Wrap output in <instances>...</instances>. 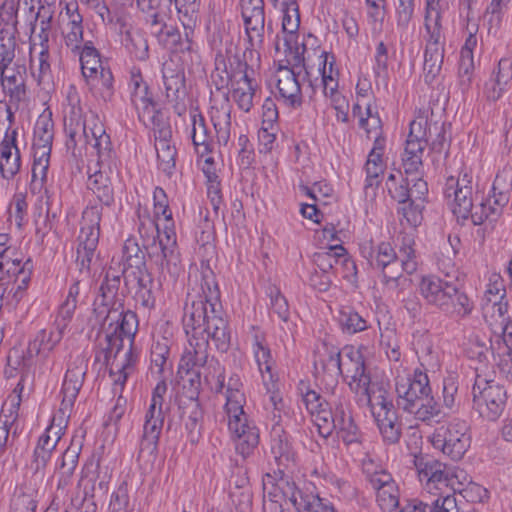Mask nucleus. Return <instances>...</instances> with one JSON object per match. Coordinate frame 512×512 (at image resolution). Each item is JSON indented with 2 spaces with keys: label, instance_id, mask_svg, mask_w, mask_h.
I'll list each match as a JSON object with an SVG mask.
<instances>
[{
  "label": "nucleus",
  "instance_id": "f257e3e1",
  "mask_svg": "<svg viewBox=\"0 0 512 512\" xmlns=\"http://www.w3.org/2000/svg\"><path fill=\"white\" fill-rule=\"evenodd\" d=\"M201 290L202 294L185 307L183 326L189 345L179 364V371L191 376L189 381L196 391L200 386L198 368L203 367L208 359L209 339L222 353L228 351L231 340L212 271L202 273Z\"/></svg>",
  "mask_w": 512,
  "mask_h": 512
},
{
  "label": "nucleus",
  "instance_id": "f03ea898",
  "mask_svg": "<svg viewBox=\"0 0 512 512\" xmlns=\"http://www.w3.org/2000/svg\"><path fill=\"white\" fill-rule=\"evenodd\" d=\"M65 131L69 138L67 147H75L83 139L85 144H90L96 150L99 169L89 176L87 185L98 200L109 207L114 203L112 178L115 173L112 144L104 124L94 112L82 119L81 108L73 105L65 118Z\"/></svg>",
  "mask_w": 512,
  "mask_h": 512
},
{
  "label": "nucleus",
  "instance_id": "7ed1b4c3",
  "mask_svg": "<svg viewBox=\"0 0 512 512\" xmlns=\"http://www.w3.org/2000/svg\"><path fill=\"white\" fill-rule=\"evenodd\" d=\"M299 389L303 403L314 418L320 436L327 438L337 430L345 443L358 441V427L351 415L348 396L343 389L337 387L336 379L328 398L307 386L305 390L302 387Z\"/></svg>",
  "mask_w": 512,
  "mask_h": 512
},
{
  "label": "nucleus",
  "instance_id": "20e7f679",
  "mask_svg": "<svg viewBox=\"0 0 512 512\" xmlns=\"http://www.w3.org/2000/svg\"><path fill=\"white\" fill-rule=\"evenodd\" d=\"M414 240L404 236L399 253L389 242H381L376 246L371 241L360 245L361 255L368 261L370 267L381 273V282L388 292L402 290L409 279L403 276L413 274L417 270Z\"/></svg>",
  "mask_w": 512,
  "mask_h": 512
},
{
  "label": "nucleus",
  "instance_id": "39448f33",
  "mask_svg": "<svg viewBox=\"0 0 512 512\" xmlns=\"http://www.w3.org/2000/svg\"><path fill=\"white\" fill-rule=\"evenodd\" d=\"M100 319H102V329L105 333L104 351L107 363L111 358L115 360L124 348V341L128 342L129 348L124 354V361L117 365L120 375L116 382L123 384L127 379V370L135 361L132 346L138 330L137 315L131 310H125L122 303H114L107 310V314Z\"/></svg>",
  "mask_w": 512,
  "mask_h": 512
},
{
  "label": "nucleus",
  "instance_id": "423d86ee",
  "mask_svg": "<svg viewBox=\"0 0 512 512\" xmlns=\"http://www.w3.org/2000/svg\"><path fill=\"white\" fill-rule=\"evenodd\" d=\"M147 254L150 260L158 267L160 277L175 280L180 272V254L177 249L176 232L174 222L165 221L163 236L158 238V243L149 244Z\"/></svg>",
  "mask_w": 512,
  "mask_h": 512
},
{
  "label": "nucleus",
  "instance_id": "0eeeda50",
  "mask_svg": "<svg viewBox=\"0 0 512 512\" xmlns=\"http://www.w3.org/2000/svg\"><path fill=\"white\" fill-rule=\"evenodd\" d=\"M468 428L466 421L453 419L435 429L430 438L431 444L452 460H460L470 446Z\"/></svg>",
  "mask_w": 512,
  "mask_h": 512
},
{
  "label": "nucleus",
  "instance_id": "6e6552de",
  "mask_svg": "<svg viewBox=\"0 0 512 512\" xmlns=\"http://www.w3.org/2000/svg\"><path fill=\"white\" fill-rule=\"evenodd\" d=\"M472 393L473 408L482 418L495 421L501 416L507 399L501 384L477 376Z\"/></svg>",
  "mask_w": 512,
  "mask_h": 512
},
{
  "label": "nucleus",
  "instance_id": "1a4fd4ad",
  "mask_svg": "<svg viewBox=\"0 0 512 512\" xmlns=\"http://www.w3.org/2000/svg\"><path fill=\"white\" fill-rule=\"evenodd\" d=\"M228 429L235 441L236 451L243 458L250 456L258 447L259 429L244 411L243 405L225 408Z\"/></svg>",
  "mask_w": 512,
  "mask_h": 512
},
{
  "label": "nucleus",
  "instance_id": "9d476101",
  "mask_svg": "<svg viewBox=\"0 0 512 512\" xmlns=\"http://www.w3.org/2000/svg\"><path fill=\"white\" fill-rule=\"evenodd\" d=\"M395 390L398 395L397 404L403 410H411L416 402L431 394L427 374L416 369L412 377L397 376Z\"/></svg>",
  "mask_w": 512,
  "mask_h": 512
},
{
  "label": "nucleus",
  "instance_id": "9b49d317",
  "mask_svg": "<svg viewBox=\"0 0 512 512\" xmlns=\"http://www.w3.org/2000/svg\"><path fill=\"white\" fill-rule=\"evenodd\" d=\"M471 177L465 173L462 178L449 177L444 195L457 218L467 219L473 209V188Z\"/></svg>",
  "mask_w": 512,
  "mask_h": 512
},
{
  "label": "nucleus",
  "instance_id": "f8f14e48",
  "mask_svg": "<svg viewBox=\"0 0 512 512\" xmlns=\"http://www.w3.org/2000/svg\"><path fill=\"white\" fill-rule=\"evenodd\" d=\"M87 369V361L82 355H77L69 362L60 392L62 395L59 408L60 413L67 414L71 412L79 391L83 386Z\"/></svg>",
  "mask_w": 512,
  "mask_h": 512
},
{
  "label": "nucleus",
  "instance_id": "ddd939ff",
  "mask_svg": "<svg viewBox=\"0 0 512 512\" xmlns=\"http://www.w3.org/2000/svg\"><path fill=\"white\" fill-rule=\"evenodd\" d=\"M234 61L237 66L235 72L241 74V78L236 82L237 87L232 91V98L238 108L246 113L250 112L257 99V90L259 88L254 78V70L240 56L235 55Z\"/></svg>",
  "mask_w": 512,
  "mask_h": 512
},
{
  "label": "nucleus",
  "instance_id": "4468645a",
  "mask_svg": "<svg viewBox=\"0 0 512 512\" xmlns=\"http://www.w3.org/2000/svg\"><path fill=\"white\" fill-rule=\"evenodd\" d=\"M210 103V118L216 132L217 142L225 146L231 135L232 105L228 92L217 86L216 91L211 92Z\"/></svg>",
  "mask_w": 512,
  "mask_h": 512
},
{
  "label": "nucleus",
  "instance_id": "2eb2a0df",
  "mask_svg": "<svg viewBox=\"0 0 512 512\" xmlns=\"http://www.w3.org/2000/svg\"><path fill=\"white\" fill-rule=\"evenodd\" d=\"M367 480L376 495V500L383 512H393L399 502V488L387 471L380 469L367 472Z\"/></svg>",
  "mask_w": 512,
  "mask_h": 512
},
{
  "label": "nucleus",
  "instance_id": "dca6fc26",
  "mask_svg": "<svg viewBox=\"0 0 512 512\" xmlns=\"http://www.w3.org/2000/svg\"><path fill=\"white\" fill-rule=\"evenodd\" d=\"M122 276L135 301L146 309H152L156 303L155 283L148 269L127 272Z\"/></svg>",
  "mask_w": 512,
  "mask_h": 512
},
{
  "label": "nucleus",
  "instance_id": "f3484780",
  "mask_svg": "<svg viewBox=\"0 0 512 512\" xmlns=\"http://www.w3.org/2000/svg\"><path fill=\"white\" fill-rule=\"evenodd\" d=\"M420 481H426L429 492L433 489L442 491L452 486L456 477L451 468L434 459H420L416 462Z\"/></svg>",
  "mask_w": 512,
  "mask_h": 512
},
{
  "label": "nucleus",
  "instance_id": "a211bd4d",
  "mask_svg": "<svg viewBox=\"0 0 512 512\" xmlns=\"http://www.w3.org/2000/svg\"><path fill=\"white\" fill-rule=\"evenodd\" d=\"M164 424L163 410L148 409L145 415L143 433L139 444V458L154 456Z\"/></svg>",
  "mask_w": 512,
  "mask_h": 512
},
{
  "label": "nucleus",
  "instance_id": "6ab92c4d",
  "mask_svg": "<svg viewBox=\"0 0 512 512\" xmlns=\"http://www.w3.org/2000/svg\"><path fill=\"white\" fill-rule=\"evenodd\" d=\"M272 420L274 422L271 432V452L279 465L288 466L290 462H294L295 453L289 441V436L280 424V411L274 402V411Z\"/></svg>",
  "mask_w": 512,
  "mask_h": 512
},
{
  "label": "nucleus",
  "instance_id": "aec40b11",
  "mask_svg": "<svg viewBox=\"0 0 512 512\" xmlns=\"http://www.w3.org/2000/svg\"><path fill=\"white\" fill-rule=\"evenodd\" d=\"M130 87L131 103L136 109L139 119L143 123H146L147 120L154 123L157 114L156 104L149 94L148 85L140 74H132Z\"/></svg>",
  "mask_w": 512,
  "mask_h": 512
},
{
  "label": "nucleus",
  "instance_id": "412c9836",
  "mask_svg": "<svg viewBox=\"0 0 512 512\" xmlns=\"http://www.w3.org/2000/svg\"><path fill=\"white\" fill-rule=\"evenodd\" d=\"M17 131H7L0 143V172L4 179L10 180L20 171L21 156L17 146Z\"/></svg>",
  "mask_w": 512,
  "mask_h": 512
},
{
  "label": "nucleus",
  "instance_id": "4be33fe9",
  "mask_svg": "<svg viewBox=\"0 0 512 512\" xmlns=\"http://www.w3.org/2000/svg\"><path fill=\"white\" fill-rule=\"evenodd\" d=\"M452 283L435 275L424 276L419 283V292L429 305L440 310L447 309Z\"/></svg>",
  "mask_w": 512,
  "mask_h": 512
},
{
  "label": "nucleus",
  "instance_id": "5701e85b",
  "mask_svg": "<svg viewBox=\"0 0 512 512\" xmlns=\"http://www.w3.org/2000/svg\"><path fill=\"white\" fill-rule=\"evenodd\" d=\"M180 417L192 443L199 440L203 423V410L197 397L179 398Z\"/></svg>",
  "mask_w": 512,
  "mask_h": 512
},
{
  "label": "nucleus",
  "instance_id": "b1692460",
  "mask_svg": "<svg viewBox=\"0 0 512 512\" xmlns=\"http://www.w3.org/2000/svg\"><path fill=\"white\" fill-rule=\"evenodd\" d=\"M358 397L359 401L365 402L369 406L374 418L395 411L388 384L382 381H375L367 391L362 392Z\"/></svg>",
  "mask_w": 512,
  "mask_h": 512
},
{
  "label": "nucleus",
  "instance_id": "393cba45",
  "mask_svg": "<svg viewBox=\"0 0 512 512\" xmlns=\"http://www.w3.org/2000/svg\"><path fill=\"white\" fill-rule=\"evenodd\" d=\"M250 11L246 13L241 12L249 43V46L243 53V60H247L248 56L252 57L254 53L258 55L256 49L260 48L264 41L265 11L264 9Z\"/></svg>",
  "mask_w": 512,
  "mask_h": 512
},
{
  "label": "nucleus",
  "instance_id": "a878e982",
  "mask_svg": "<svg viewBox=\"0 0 512 512\" xmlns=\"http://www.w3.org/2000/svg\"><path fill=\"white\" fill-rule=\"evenodd\" d=\"M299 72H293L288 67H281L277 81V89L280 99L291 108H298L302 105V92L298 80Z\"/></svg>",
  "mask_w": 512,
  "mask_h": 512
},
{
  "label": "nucleus",
  "instance_id": "bb28decb",
  "mask_svg": "<svg viewBox=\"0 0 512 512\" xmlns=\"http://www.w3.org/2000/svg\"><path fill=\"white\" fill-rule=\"evenodd\" d=\"M67 21H63L62 36L64 43L72 53H79L83 41V17L76 4L66 5Z\"/></svg>",
  "mask_w": 512,
  "mask_h": 512
},
{
  "label": "nucleus",
  "instance_id": "cd10ccee",
  "mask_svg": "<svg viewBox=\"0 0 512 512\" xmlns=\"http://www.w3.org/2000/svg\"><path fill=\"white\" fill-rule=\"evenodd\" d=\"M100 221L101 208L91 206L83 211L78 246L97 248L100 235Z\"/></svg>",
  "mask_w": 512,
  "mask_h": 512
},
{
  "label": "nucleus",
  "instance_id": "c85d7f7f",
  "mask_svg": "<svg viewBox=\"0 0 512 512\" xmlns=\"http://www.w3.org/2000/svg\"><path fill=\"white\" fill-rule=\"evenodd\" d=\"M315 269L325 274L336 277L340 267L350 263L346 250L341 245L331 246L328 250L317 252L313 255Z\"/></svg>",
  "mask_w": 512,
  "mask_h": 512
},
{
  "label": "nucleus",
  "instance_id": "c756f323",
  "mask_svg": "<svg viewBox=\"0 0 512 512\" xmlns=\"http://www.w3.org/2000/svg\"><path fill=\"white\" fill-rule=\"evenodd\" d=\"M120 283L121 275L119 271L113 267H109L106 271L105 279L100 286L101 304L95 303L94 312L97 318L104 317L107 314V310L110 309L114 303H121L120 301L114 300L119 290Z\"/></svg>",
  "mask_w": 512,
  "mask_h": 512
},
{
  "label": "nucleus",
  "instance_id": "7c9ffc66",
  "mask_svg": "<svg viewBox=\"0 0 512 512\" xmlns=\"http://www.w3.org/2000/svg\"><path fill=\"white\" fill-rule=\"evenodd\" d=\"M64 335V332L60 329H42L40 330L35 338L29 342L26 356L33 358L39 356L47 358L50 352L60 343Z\"/></svg>",
  "mask_w": 512,
  "mask_h": 512
},
{
  "label": "nucleus",
  "instance_id": "2f4dec72",
  "mask_svg": "<svg viewBox=\"0 0 512 512\" xmlns=\"http://www.w3.org/2000/svg\"><path fill=\"white\" fill-rule=\"evenodd\" d=\"M171 130L169 127H163L155 134V149L159 168L166 174L170 175L175 168L176 149L171 145L169 138Z\"/></svg>",
  "mask_w": 512,
  "mask_h": 512
},
{
  "label": "nucleus",
  "instance_id": "473e14b6",
  "mask_svg": "<svg viewBox=\"0 0 512 512\" xmlns=\"http://www.w3.org/2000/svg\"><path fill=\"white\" fill-rule=\"evenodd\" d=\"M512 191V169L505 167L495 177L492 186V195L494 206L491 209L492 213H501L502 209L510 199Z\"/></svg>",
  "mask_w": 512,
  "mask_h": 512
},
{
  "label": "nucleus",
  "instance_id": "72a5a7b5",
  "mask_svg": "<svg viewBox=\"0 0 512 512\" xmlns=\"http://www.w3.org/2000/svg\"><path fill=\"white\" fill-rule=\"evenodd\" d=\"M27 71L16 75L6 76L1 73L0 84L3 92L9 97V102L14 104L15 109H18L19 104L27 99Z\"/></svg>",
  "mask_w": 512,
  "mask_h": 512
},
{
  "label": "nucleus",
  "instance_id": "f704fd0d",
  "mask_svg": "<svg viewBox=\"0 0 512 512\" xmlns=\"http://www.w3.org/2000/svg\"><path fill=\"white\" fill-rule=\"evenodd\" d=\"M282 11V32L284 34L282 41H284V45H289L293 43L294 38H298L300 14L297 0H283Z\"/></svg>",
  "mask_w": 512,
  "mask_h": 512
},
{
  "label": "nucleus",
  "instance_id": "c9c22d12",
  "mask_svg": "<svg viewBox=\"0 0 512 512\" xmlns=\"http://www.w3.org/2000/svg\"><path fill=\"white\" fill-rule=\"evenodd\" d=\"M424 142L407 141L402 154V166L407 176L422 175Z\"/></svg>",
  "mask_w": 512,
  "mask_h": 512
},
{
  "label": "nucleus",
  "instance_id": "e433bc0d",
  "mask_svg": "<svg viewBox=\"0 0 512 512\" xmlns=\"http://www.w3.org/2000/svg\"><path fill=\"white\" fill-rule=\"evenodd\" d=\"M123 270L122 275L127 272H135L147 269L145 253L134 238H128L122 248Z\"/></svg>",
  "mask_w": 512,
  "mask_h": 512
},
{
  "label": "nucleus",
  "instance_id": "4c0bfd02",
  "mask_svg": "<svg viewBox=\"0 0 512 512\" xmlns=\"http://www.w3.org/2000/svg\"><path fill=\"white\" fill-rule=\"evenodd\" d=\"M191 139L197 154L204 156L212 151V139L208 132L205 119L201 114H192Z\"/></svg>",
  "mask_w": 512,
  "mask_h": 512
},
{
  "label": "nucleus",
  "instance_id": "58836bf2",
  "mask_svg": "<svg viewBox=\"0 0 512 512\" xmlns=\"http://www.w3.org/2000/svg\"><path fill=\"white\" fill-rule=\"evenodd\" d=\"M79 451L78 447L70 446L62 453L60 462L57 464V473L59 475L58 489H64L70 484L78 465Z\"/></svg>",
  "mask_w": 512,
  "mask_h": 512
},
{
  "label": "nucleus",
  "instance_id": "ea45409f",
  "mask_svg": "<svg viewBox=\"0 0 512 512\" xmlns=\"http://www.w3.org/2000/svg\"><path fill=\"white\" fill-rule=\"evenodd\" d=\"M242 382L240 377L236 374H233L227 384H225V378L223 375L218 376L216 392L222 393L225 389V397L226 403L225 408L235 407L237 408L245 403L244 393L241 391Z\"/></svg>",
  "mask_w": 512,
  "mask_h": 512
},
{
  "label": "nucleus",
  "instance_id": "a19ab883",
  "mask_svg": "<svg viewBox=\"0 0 512 512\" xmlns=\"http://www.w3.org/2000/svg\"><path fill=\"white\" fill-rule=\"evenodd\" d=\"M74 54L79 56L82 74L85 78L97 77L101 68H104L101 64L100 54L91 41L85 42L79 49V53Z\"/></svg>",
  "mask_w": 512,
  "mask_h": 512
},
{
  "label": "nucleus",
  "instance_id": "79ce46f5",
  "mask_svg": "<svg viewBox=\"0 0 512 512\" xmlns=\"http://www.w3.org/2000/svg\"><path fill=\"white\" fill-rule=\"evenodd\" d=\"M163 81L168 101L178 102L185 95V78L182 72L163 68Z\"/></svg>",
  "mask_w": 512,
  "mask_h": 512
},
{
  "label": "nucleus",
  "instance_id": "37998d69",
  "mask_svg": "<svg viewBox=\"0 0 512 512\" xmlns=\"http://www.w3.org/2000/svg\"><path fill=\"white\" fill-rule=\"evenodd\" d=\"M123 43L128 53L135 59L144 61L149 56L148 42L139 29H130L124 33Z\"/></svg>",
  "mask_w": 512,
  "mask_h": 512
},
{
  "label": "nucleus",
  "instance_id": "c03bdc74",
  "mask_svg": "<svg viewBox=\"0 0 512 512\" xmlns=\"http://www.w3.org/2000/svg\"><path fill=\"white\" fill-rule=\"evenodd\" d=\"M405 411L413 414L417 420L426 423L439 422L441 416L440 407L431 394L420 399L418 403L416 402L413 409Z\"/></svg>",
  "mask_w": 512,
  "mask_h": 512
},
{
  "label": "nucleus",
  "instance_id": "a18cd8bd",
  "mask_svg": "<svg viewBox=\"0 0 512 512\" xmlns=\"http://www.w3.org/2000/svg\"><path fill=\"white\" fill-rule=\"evenodd\" d=\"M443 60L444 49L425 47L423 71L426 83H432L439 75Z\"/></svg>",
  "mask_w": 512,
  "mask_h": 512
},
{
  "label": "nucleus",
  "instance_id": "49530a36",
  "mask_svg": "<svg viewBox=\"0 0 512 512\" xmlns=\"http://www.w3.org/2000/svg\"><path fill=\"white\" fill-rule=\"evenodd\" d=\"M425 41L427 48L444 49V37L442 34L441 13H435V16H425Z\"/></svg>",
  "mask_w": 512,
  "mask_h": 512
},
{
  "label": "nucleus",
  "instance_id": "de8ad7c7",
  "mask_svg": "<svg viewBox=\"0 0 512 512\" xmlns=\"http://www.w3.org/2000/svg\"><path fill=\"white\" fill-rule=\"evenodd\" d=\"M365 364L360 349L354 346H345L342 349L341 366L339 367V375L347 378L353 372L360 369Z\"/></svg>",
  "mask_w": 512,
  "mask_h": 512
},
{
  "label": "nucleus",
  "instance_id": "09e8293b",
  "mask_svg": "<svg viewBox=\"0 0 512 512\" xmlns=\"http://www.w3.org/2000/svg\"><path fill=\"white\" fill-rule=\"evenodd\" d=\"M169 347L166 342H156L151 348V373L157 376H164L171 371L168 363Z\"/></svg>",
  "mask_w": 512,
  "mask_h": 512
},
{
  "label": "nucleus",
  "instance_id": "8fccbe9b",
  "mask_svg": "<svg viewBox=\"0 0 512 512\" xmlns=\"http://www.w3.org/2000/svg\"><path fill=\"white\" fill-rule=\"evenodd\" d=\"M253 353L255 357V361L258 365L259 371L261 372L263 378H265V373L268 374L269 379H272V367L274 365V360L271 356V350L263 339H260L258 336H255V341L253 344Z\"/></svg>",
  "mask_w": 512,
  "mask_h": 512
},
{
  "label": "nucleus",
  "instance_id": "3c124183",
  "mask_svg": "<svg viewBox=\"0 0 512 512\" xmlns=\"http://www.w3.org/2000/svg\"><path fill=\"white\" fill-rule=\"evenodd\" d=\"M377 426L380 430V433L383 436V439L390 443L394 444L397 443L400 439L401 432H400V426L397 424V416L396 411L389 412L380 417L374 418Z\"/></svg>",
  "mask_w": 512,
  "mask_h": 512
},
{
  "label": "nucleus",
  "instance_id": "603ef678",
  "mask_svg": "<svg viewBox=\"0 0 512 512\" xmlns=\"http://www.w3.org/2000/svg\"><path fill=\"white\" fill-rule=\"evenodd\" d=\"M338 323L343 333L355 334L367 329V321L356 311L347 308L340 311Z\"/></svg>",
  "mask_w": 512,
  "mask_h": 512
},
{
  "label": "nucleus",
  "instance_id": "864d4df0",
  "mask_svg": "<svg viewBox=\"0 0 512 512\" xmlns=\"http://www.w3.org/2000/svg\"><path fill=\"white\" fill-rule=\"evenodd\" d=\"M510 0H492L486 8L483 16L484 25L488 28V33H496L502 23V18L507 10Z\"/></svg>",
  "mask_w": 512,
  "mask_h": 512
},
{
  "label": "nucleus",
  "instance_id": "5fc2aeb1",
  "mask_svg": "<svg viewBox=\"0 0 512 512\" xmlns=\"http://www.w3.org/2000/svg\"><path fill=\"white\" fill-rule=\"evenodd\" d=\"M282 44H284V42ZM283 51L288 65L291 66L288 68L289 70L301 73L303 69H306L304 57L306 46L303 43L299 44L297 38H294L293 43L283 45Z\"/></svg>",
  "mask_w": 512,
  "mask_h": 512
},
{
  "label": "nucleus",
  "instance_id": "6e6d98bb",
  "mask_svg": "<svg viewBox=\"0 0 512 512\" xmlns=\"http://www.w3.org/2000/svg\"><path fill=\"white\" fill-rule=\"evenodd\" d=\"M153 35L156 37L158 43L164 48L170 49L173 51L175 46H177V42L180 41L181 33L177 27L173 25H168L161 18V24L157 27H152Z\"/></svg>",
  "mask_w": 512,
  "mask_h": 512
},
{
  "label": "nucleus",
  "instance_id": "4d7b16f0",
  "mask_svg": "<svg viewBox=\"0 0 512 512\" xmlns=\"http://www.w3.org/2000/svg\"><path fill=\"white\" fill-rule=\"evenodd\" d=\"M21 397L18 394L10 395L4 402L1 413L0 422L7 424L10 428L20 427L19 424V408Z\"/></svg>",
  "mask_w": 512,
  "mask_h": 512
},
{
  "label": "nucleus",
  "instance_id": "13d9d810",
  "mask_svg": "<svg viewBox=\"0 0 512 512\" xmlns=\"http://www.w3.org/2000/svg\"><path fill=\"white\" fill-rule=\"evenodd\" d=\"M16 40L11 29H0V67L10 66L15 58Z\"/></svg>",
  "mask_w": 512,
  "mask_h": 512
},
{
  "label": "nucleus",
  "instance_id": "bf43d9fd",
  "mask_svg": "<svg viewBox=\"0 0 512 512\" xmlns=\"http://www.w3.org/2000/svg\"><path fill=\"white\" fill-rule=\"evenodd\" d=\"M270 297V315L277 316L279 320L288 322L290 316L287 299L282 295L277 287L269 288Z\"/></svg>",
  "mask_w": 512,
  "mask_h": 512
},
{
  "label": "nucleus",
  "instance_id": "052dcab7",
  "mask_svg": "<svg viewBox=\"0 0 512 512\" xmlns=\"http://www.w3.org/2000/svg\"><path fill=\"white\" fill-rule=\"evenodd\" d=\"M298 512H335L334 507L331 503L318 495L308 493L307 495L301 496Z\"/></svg>",
  "mask_w": 512,
  "mask_h": 512
},
{
  "label": "nucleus",
  "instance_id": "680f3d73",
  "mask_svg": "<svg viewBox=\"0 0 512 512\" xmlns=\"http://www.w3.org/2000/svg\"><path fill=\"white\" fill-rule=\"evenodd\" d=\"M138 232L146 250L149 244L158 243L160 229L149 215L139 216Z\"/></svg>",
  "mask_w": 512,
  "mask_h": 512
},
{
  "label": "nucleus",
  "instance_id": "e2e57ef3",
  "mask_svg": "<svg viewBox=\"0 0 512 512\" xmlns=\"http://www.w3.org/2000/svg\"><path fill=\"white\" fill-rule=\"evenodd\" d=\"M417 0H397L395 3L396 24L399 29L406 30L414 17Z\"/></svg>",
  "mask_w": 512,
  "mask_h": 512
},
{
  "label": "nucleus",
  "instance_id": "0e129e2a",
  "mask_svg": "<svg viewBox=\"0 0 512 512\" xmlns=\"http://www.w3.org/2000/svg\"><path fill=\"white\" fill-rule=\"evenodd\" d=\"M18 6L17 0H4L0 6V29H11L15 34Z\"/></svg>",
  "mask_w": 512,
  "mask_h": 512
},
{
  "label": "nucleus",
  "instance_id": "69168bd1",
  "mask_svg": "<svg viewBox=\"0 0 512 512\" xmlns=\"http://www.w3.org/2000/svg\"><path fill=\"white\" fill-rule=\"evenodd\" d=\"M37 500L33 492L17 489L11 501L10 512H35Z\"/></svg>",
  "mask_w": 512,
  "mask_h": 512
},
{
  "label": "nucleus",
  "instance_id": "338daca9",
  "mask_svg": "<svg viewBox=\"0 0 512 512\" xmlns=\"http://www.w3.org/2000/svg\"><path fill=\"white\" fill-rule=\"evenodd\" d=\"M22 259L18 256L4 254L0 256V282L16 278L22 273Z\"/></svg>",
  "mask_w": 512,
  "mask_h": 512
},
{
  "label": "nucleus",
  "instance_id": "774afa93",
  "mask_svg": "<svg viewBox=\"0 0 512 512\" xmlns=\"http://www.w3.org/2000/svg\"><path fill=\"white\" fill-rule=\"evenodd\" d=\"M109 512H136L134 507L129 503V495L126 485H120L118 489L112 493Z\"/></svg>",
  "mask_w": 512,
  "mask_h": 512
}]
</instances>
